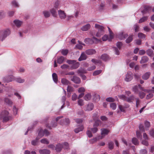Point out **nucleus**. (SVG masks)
Instances as JSON below:
<instances>
[{"label": "nucleus", "mask_w": 154, "mask_h": 154, "mask_svg": "<svg viewBox=\"0 0 154 154\" xmlns=\"http://www.w3.org/2000/svg\"><path fill=\"white\" fill-rule=\"evenodd\" d=\"M52 77L54 82L56 83H57V74L55 73H54L52 74Z\"/></svg>", "instance_id": "28"}, {"label": "nucleus", "mask_w": 154, "mask_h": 154, "mask_svg": "<svg viewBox=\"0 0 154 154\" xmlns=\"http://www.w3.org/2000/svg\"><path fill=\"white\" fill-rule=\"evenodd\" d=\"M94 106V105L92 103H89L87 105L85 110V111H91L93 109Z\"/></svg>", "instance_id": "11"}, {"label": "nucleus", "mask_w": 154, "mask_h": 154, "mask_svg": "<svg viewBox=\"0 0 154 154\" xmlns=\"http://www.w3.org/2000/svg\"><path fill=\"white\" fill-rule=\"evenodd\" d=\"M142 144L145 145L146 146H148L149 144L148 142L146 140H143L142 141Z\"/></svg>", "instance_id": "54"}, {"label": "nucleus", "mask_w": 154, "mask_h": 154, "mask_svg": "<svg viewBox=\"0 0 154 154\" xmlns=\"http://www.w3.org/2000/svg\"><path fill=\"white\" fill-rule=\"evenodd\" d=\"M63 147L65 149H68L69 148L68 143L66 142H64L63 144L58 143L56 145L55 150L57 152H60Z\"/></svg>", "instance_id": "2"}, {"label": "nucleus", "mask_w": 154, "mask_h": 154, "mask_svg": "<svg viewBox=\"0 0 154 154\" xmlns=\"http://www.w3.org/2000/svg\"><path fill=\"white\" fill-rule=\"evenodd\" d=\"M61 68L63 69H67L69 67V66L67 64H63L61 66Z\"/></svg>", "instance_id": "59"}, {"label": "nucleus", "mask_w": 154, "mask_h": 154, "mask_svg": "<svg viewBox=\"0 0 154 154\" xmlns=\"http://www.w3.org/2000/svg\"><path fill=\"white\" fill-rule=\"evenodd\" d=\"M95 27L98 29V31L97 33L96 36L97 37H100L103 35L104 32V27L103 26L96 24Z\"/></svg>", "instance_id": "1"}, {"label": "nucleus", "mask_w": 154, "mask_h": 154, "mask_svg": "<svg viewBox=\"0 0 154 154\" xmlns=\"http://www.w3.org/2000/svg\"><path fill=\"white\" fill-rule=\"evenodd\" d=\"M91 131L94 133H96L98 131V129L96 127H94V128L91 129Z\"/></svg>", "instance_id": "57"}, {"label": "nucleus", "mask_w": 154, "mask_h": 154, "mask_svg": "<svg viewBox=\"0 0 154 154\" xmlns=\"http://www.w3.org/2000/svg\"><path fill=\"white\" fill-rule=\"evenodd\" d=\"M133 35H131L126 40V42L127 43H129L130 42L133 40Z\"/></svg>", "instance_id": "40"}, {"label": "nucleus", "mask_w": 154, "mask_h": 154, "mask_svg": "<svg viewBox=\"0 0 154 154\" xmlns=\"http://www.w3.org/2000/svg\"><path fill=\"white\" fill-rule=\"evenodd\" d=\"M70 121L68 118H66L64 120H62L60 121L61 125H67L70 123Z\"/></svg>", "instance_id": "18"}, {"label": "nucleus", "mask_w": 154, "mask_h": 154, "mask_svg": "<svg viewBox=\"0 0 154 154\" xmlns=\"http://www.w3.org/2000/svg\"><path fill=\"white\" fill-rule=\"evenodd\" d=\"M24 154H36V152L35 151H32L30 152L29 151L26 150L25 151Z\"/></svg>", "instance_id": "64"}, {"label": "nucleus", "mask_w": 154, "mask_h": 154, "mask_svg": "<svg viewBox=\"0 0 154 154\" xmlns=\"http://www.w3.org/2000/svg\"><path fill=\"white\" fill-rule=\"evenodd\" d=\"M78 104L79 105L82 106L84 105V100L82 99H79L78 101Z\"/></svg>", "instance_id": "38"}, {"label": "nucleus", "mask_w": 154, "mask_h": 154, "mask_svg": "<svg viewBox=\"0 0 154 154\" xmlns=\"http://www.w3.org/2000/svg\"><path fill=\"white\" fill-rule=\"evenodd\" d=\"M68 52V50L67 49H63L61 51L62 54L64 56L66 55Z\"/></svg>", "instance_id": "46"}, {"label": "nucleus", "mask_w": 154, "mask_h": 154, "mask_svg": "<svg viewBox=\"0 0 154 154\" xmlns=\"http://www.w3.org/2000/svg\"><path fill=\"white\" fill-rule=\"evenodd\" d=\"M72 81L76 84H79L81 82L80 79L76 76H74L71 79Z\"/></svg>", "instance_id": "10"}, {"label": "nucleus", "mask_w": 154, "mask_h": 154, "mask_svg": "<svg viewBox=\"0 0 154 154\" xmlns=\"http://www.w3.org/2000/svg\"><path fill=\"white\" fill-rule=\"evenodd\" d=\"M85 52L87 54L90 55L95 54L96 51L95 49H91L86 50Z\"/></svg>", "instance_id": "12"}, {"label": "nucleus", "mask_w": 154, "mask_h": 154, "mask_svg": "<svg viewBox=\"0 0 154 154\" xmlns=\"http://www.w3.org/2000/svg\"><path fill=\"white\" fill-rule=\"evenodd\" d=\"M44 134V130L42 129L40 130L38 132V136L36 137V139L37 140H38L41 138L43 136Z\"/></svg>", "instance_id": "16"}, {"label": "nucleus", "mask_w": 154, "mask_h": 154, "mask_svg": "<svg viewBox=\"0 0 154 154\" xmlns=\"http://www.w3.org/2000/svg\"><path fill=\"white\" fill-rule=\"evenodd\" d=\"M153 95L152 93H149L148 94L146 95V99H149L153 97Z\"/></svg>", "instance_id": "60"}, {"label": "nucleus", "mask_w": 154, "mask_h": 154, "mask_svg": "<svg viewBox=\"0 0 154 154\" xmlns=\"http://www.w3.org/2000/svg\"><path fill=\"white\" fill-rule=\"evenodd\" d=\"M149 60L148 57L146 56H144L142 57L140 61V63H143L147 62Z\"/></svg>", "instance_id": "19"}, {"label": "nucleus", "mask_w": 154, "mask_h": 154, "mask_svg": "<svg viewBox=\"0 0 154 154\" xmlns=\"http://www.w3.org/2000/svg\"><path fill=\"white\" fill-rule=\"evenodd\" d=\"M104 6H105L104 3H101L100 5V7H99V10L100 11H102L104 9Z\"/></svg>", "instance_id": "44"}, {"label": "nucleus", "mask_w": 154, "mask_h": 154, "mask_svg": "<svg viewBox=\"0 0 154 154\" xmlns=\"http://www.w3.org/2000/svg\"><path fill=\"white\" fill-rule=\"evenodd\" d=\"M77 73L79 74H83L87 72V70L84 68H81L77 71Z\"/></svg>", "instance_id": "22"}, {"label": "nucleus", "mask_w": 154, "mask_h": 154, "mask_svg": "<svg viewBox=\"0 0 154 154\" xmlns=\"http://www.w3.org/2000/svg\"><path fill=\"white\" fill-rule=\"evenodd\" d=\"M8 112L7 111H4L2 112L1 116L3 118V122H7L9 120L10 118L8 116Z\"/></svg>", "instance_id": "4"}, {"label": "nucleus", "mask_w": 154, "mask_h": 154, "mask_svg": "<svg viewBox=\"0 0 154 154\" xmlns=\"http://www.w3.org/2000/svg\"><path fill=\"white\" fill-rule=\"evenodd\" d=\"M106 100L109 102H113L115 101V99L112 97H109L107 98Z\"/></svg>", "instance_id": "58"}, {"label": "nucleus", "mask_w": 154, "mask_h": 154, "mask_svg": "<svg viewBox=\"0 0 154 154\" xmlns=\"http://www.w3.org/2000/svg\"><path fill=\"white\" fill-rule=\"evenodd\" d=\"M100 123L101 121L100 120H97L93 125L94 127H97L100 124Z\"/></svg>", "instance_id": "51"}, {"label": "nucleus", "mask_w": 154, "mask_h": 154, "mask_svg": "<svg viewBox=\"0 0 154 154\" xmlns=\"http://www.w3.org/2000/svg\"><path fill=\"white\" fill-rule=\"evenodd\" d=\"M57 9L53 8L50 10V12L53 16L56 17L57 15Z\"/></svg>", "instance_id": "29"}, {"label": "nucleus", "mask_w": 154, "mask_h": 154, "mask_svg": "<svg viewBox=\"0 0 154 154\" xmlns=\"http://www.w3.org/2000/svg\"><path fill=\"white\" fill-rule=\"evenodd\" d=\"M87 56L84 52H82L78 59L79 61H81L85 60L87 59Z\"/></svg>", "instance_id": "13"}, {"label": "nucleus", "mask_w": 154, "mask_h": 154, "mask_svg": "<svg viewBox=\"0 0 154 154\" xmlns=\"http://www.w3.org/2000/svg\"><path fill=\"white\" fill-rule=\"evenodd\" d=\"M91 97V95L90 93H88L85 95L84 97V99L86 100H90Z\"/></svg>", "instance_id": "33"}, {"label": "nucleus", "mask_w": 154, "mask_h": 154, "mask_svg": "<svg viewBox=\"0 0 154 154\" xmlns=\"http://www.w3.org/2000/svg\"><path fill=\"white\" fill-rule=\"evenodd\" d=\"M138 87L142 91H144L145 93H148L149 92V90L147 89H144L140 85H138Z\"/></svg>", "instance_id": "53"}, {"label": "nucleus", "mask_w": 154, "mask_h": 154, "mask_svg": "<svg viewBox=\"0 0 154 154\" xmlns=\"http://www.w3.org/2000/svg\"><path fill=\"white\" fill-rule=\"evenodd\" d=\"M147 54L149 56L152 57L154 55L153 51L150 49L147 50L146 51Z\"/></svg>", "instance_id": "25"}, {"label": "nucleus", "mask_w": 154, "mask_h": 154, "mask_svg": "<svg viewBox=\"0 0 154 154\" xmlns=\"http://www.w3.org/2000/svg\"><path fill=\"white\" fill-rule=\"evenodd\" d=\"M133 78V75L132 73L130 72H128L126 75L125 81L128 82L131 81Z\"/></svg>", "instance_id": "6"}, {"label": "nucleus", "mask_w": 154, "mask_h": 154, "mask_svg": "<svg viewBox=\"0 0 154 154\" xmlns=\"http://www.w3.org/2000/svg\"><path fill=\"white\" fill-rule=\"evenodd\" d=\"M39 152L40 154H50V153L49 150L46 149H40Z\"/></svg>", "instance_id": "14"}, {"label": "nucleus", "mask_w": 154, "mask_h": 154, "mask_svg": "<svg viewBox=\"0 0 154 154\" xmlns=\"http://www.w3.org/2000/svg\"><path fill=\"white\" fill-rule=\"evenodd\" d=\"M84 129V127L83 125H80L79 126L78 128H75L74 129V131L76 133H78L81 131H82Z\"/></svg>", "instance_id": "15"}, {"label": "nucleus", "mask_w": 154, "mask_h": 154, "mask_svg": "<svg viewBox=\"0 0 154 154\" xmlns=\"http://www.w3.org/2000/svg\"><path fill=\"white\" fill-rule=\"evenodd\" d=\"M15 78L12 75H9L3 79V80L5 82H8L15 80Z\"/></svg>", "instance_id": "5"}, {"label": "nucleus", "mask_w": 154, "mask_h": 154, "mask_svg": "<svg viewBox=\"0 0 154 154\" xmlns=\"http://www.w3.org/2000/svg\"><path fill=\"white\" fill-rule=\"evenodd\" d=\"M93 40V41L94 43V42L95 43H98L99 42L101 41L100 40H99L97 38H96L95 37H93L92 38Z\"/></svg>", "instance_id": "50"}, {"label": "nucleus", "mask_w": 154, "mask_h": 154, "mask_svg": "<svg viewBox=\"0 0 154 154\" xmlns=\"http://www.w3.org/2000/svg\"><path fill=\"white\" fill-rule=\"evenodd\" d=\"M139 96L140 98L143 99L145 97V94L143 92H140L139 93Z\"/></svg>", "instance_id": "55"}, {"label": "nucleus", "mask_w": 154, "mask_h": 154, "mask_svg": "<svg viewBox=\"0 0 154 154\" xmlns=\"http://www.w3.org/2000/svg\"><path fill=\"white\" fill-rule=\"evenodd\" d=\"M61 82L64 85H68L69 83V81L65 78H63L62 79Z\"/></svg>", "instance_id": "35"}, {"label": "nucleus", "mask_w": 154, "mask_h": 154, "mask_svg": "<svg viewBox=\"0 0 154 154\" xmlns=\"http://www.w3.org/2000/svg\"><path fill=\"white\" fill-rule=\"evenodd\" d=\"M138 37L141 39L145 38L146 35L141 32H139L138 35Z\"/></svg>", "instance_id": "39"}, {"label": "nucleus", "mask_w": 154, "mask_h": 154, "mask_svg": "<svg viewBox=\"0 0 154 154\" xmlns=\"http://www.w3.org/2000/svg\"><path fill=\"white\" fill-rule=\"evenodd\" d=\"M110 107L113 109L115 110L116 108L117 105L115 103H112L110 104Z\"/></svg>", "instance_id": "41"}, {"label": "nucleus", "mask_w": 154, "mask_h": 154, "mask_svg": "<svg viewBox=\"0 0 154 154\" xmlns=\"http://www.w3.org/2000/svg\"><path fill=\"white\" fill-rule=\"evenodd\" d=\"M74 16L72 15H68L66 16V20L69 21L73 18Z\"/></svg>", "instance_id": "56"}, {"label": "nucleus", "mask_w": 154, "mask_h": 154, "mask_svg": "<svg viewBox=\"0 0 154 154\" xmlns=\"http://www.w3.org/2000/svg\"><path fill=\"white\" fill-rule=\"evenodd\" d=\"M151 9V8L149 6H145L144 7V9L141 12L143 14H145L150 11Z\"/></svg>", "instance_id": "8"}, {"label": "nucleus", "mask_w": 154, "mask_h": 154, "mask_svg": "<svg viewBox=\"0 0 154 154\" xmlns=\"http://www.w3.org/2000/svg\"><path fill=\"white\" fill-rule=\"evenodd\" d=\"M147 18L148 17H143L139 20V23H141L144 22L147 20Z\"/></svg>", "instance_id": "42"}, {"label": "nucleus", "mask_w": 154, "mask_h": 154, "mask_svg": "<svg viewBox=\"0 0 154 154\" xmlns=\"http://www.w3.org/2000/svg\"><path fill=\"white\" fill-rule=\"evenodd\" d=\"M85 91V89L83 87H82L79 88L78 90V91L79 93H84Z\"/></svg>", "instance_id": "49"}, {"label": "nucleus", "mask_w": 154, "mask_h": 154, "mask_svg": "<svg viewBox=\"0 0 154 154\" xmlns=\"http://www.w3.org/2000/svg\"><path fill=\"white\" fill-rule=\"evenodd\" d=\"M122 42H119L116 43V46L117 48L119 49H120L121 48L122 46Z\"/></svg>", "instance_id": "61"}, {"label": "nucleus", "mask_w": 154, "mask_h": 154, "mask_svg": "<svg viewBox=\"0 0 154 154\" xmlns=\"http://www.w3.org/2000/svg\"><path fill=\"white\" fill-rule=\"evenodd\" d=\"M64 60V58L63 56H60L57 59V62L58 63L60 64L63 63Z\"/></svg>", "instance_id": "31"}, {"label": "nucleus", "mask_w": 154, "mask_h": 154, "mask_svg": "<svg viewBox=\"0 0 154 154\" xmlns=\"http://www.w3.org/2000/svg\"><path fill=\"white\" fill-rule=\"evenodd\" d=\"M43 14L45 17L48 18L50 17V12L47 11H44L43 12Z\"/></svg>", "instance_id": "30"}, {"label": "nucleus", "mask_w": 154, "mask_h": 154, "mask_svg": "<svg viewBox=\"0 0 154 154\" xmlns=\"http://www.w3.org/2000/svg\"><path fill=\"white\" fill-rule=\"evenodd\" d=\"M40 141L43 144H48L49 143L48 140L45 138L42 139Z\"/></svg>", "instance_id": "37"}, {"label": "nucleus", "mask_w": 154, "mask_h": 154, "mask_svg": "<svg viewBox=\"0 0 154 154\" xmlns=\"http://www.w3.org/2000/svg\"><path fill=\"white\" fill-rule=\"evenodd\" d=\"M132 142L135 145H137L139 144L138 140L135 138H133L132 139Z\"/></svg>", "instance_id": "45"}, {"label": "nucleus", "mask_w": 154, "mask_h": 154, "mask_svg": "<svg viewBox=\"0 0 154 154\" xmlns=\"http://www.w3.org/2000/svg\"><path fill=\"white\" fill-rule=\"evenodd\" d=\"M91 27L90 24L88 23L83 26L81 28V30L83 31H86L89 29Z\"/></svg>", "instance_id": "9"}, {"label": "nucleus", "mask_w": 154, "mask_h": 154, "mask_svg": "<svg viewBox=\"0 0 154 154\" xmlns=\"http://www.w3.org/2000/svg\"><path fill=\"white\" fill-rule=\"evenodd\" d=\"M102 72V70H97L95 71L93 73V75L94 76H95L99 74L100 73Z\"/></svg>", "instance_id": "48"}, {"label": "nucleus", "mask_w": 154, "mask_h": 154, "mask_svg": "<svg viewBox=\"0 0 154 154\" xmlns=\"http://www.w3.org/2000/svg\"><path fill=\"white\" fill-rule=\"evenodd\" d=\"M11 5L14 7L18 8L19 5L18 2L15 0H13L11 2Z\"/></svg>", "instance_id": "24"}, {"label": "nucleus", "mask_w": 154, "mask_h": 154, "mask_svg": "<svg viewBox=\"0 0 154 154\" xmlns=\"http://www.w3.org/2000/svg\"><path fill=\"white\" fill-rule=\"evenodd\" d=\"M96 68V66L95 65H92L91 66L89 67L87 69V70L88 71H91L94 69Z\"/></svg>", "instance_id": "52"}, {"label": "nucleus", "mask_w": 154, "mask_h": 154, "mask_svg": "<svg viewBox=\"0 0 154 154\" xmlns=\"http://www.w3.org/2000/svg\"><path fill=\"white\" fill-rule=\"evenodd\" d=\"M11 32L8 29H7L0 33V41H2L7 36L10 34Z\"/></svg>", "instance_id": "3"}, {"label": "nucleus", "mask_w": 154, "mask_h": 154, "mask_svg": "<svg viewBox=\"0 0 154 154\" xmlns=\"http://www.w3.org/2000/svg\"><path fill=\"white\" fill-rule=\"evenodd\" d=\"M79 65V62H75L73 63L71 69H75L78 68Z\"/></svg>", "instance_id": "26"}, {"label": "nucleus", "mask_w": 154, "mask_h": 154, "mask_svg": "<svg viewBox=\"0 0 154 154\" xmlns=\"http://www.w3.org/2000/svg\"><path fill=\"white\" fill-rule=\"evenodd\" d=\"M101 58L103 60L106 61L109 60V57L108 55L105 54L101 56Z\"/></svg>", "instance_id": "23"}, {"label": "nucleus", "mask_w": 154, "mask_h": 154, "mask_svg": "<svg viewBox=\"0 0 154 154\" xmlns=\"http://www.w3.org/2000/svg\"><path fill=\"white\" fill-rule=\"evenodd\" d=\"M102 39L103 41H105L108 40V36L106 35H105L102 38Z\"/></svg>", "instance_id": "62"}, {"label": "nucleus", "mask_w": 154, "mask_h": 154, "mask_svg": "<svg viewBox=\"0 0 154 154\" xmlns=\"http://www.w3.org/2000/svg\"><path fill=\"white\" fill-rule=\"evenodd\" d=\"M140 154H147V151L145 149H143L140 151Z\"/></svg>", "instance_id": "63"}, {"label": "nucleus", "mask_w": 154, "mask_h": 154, "mask_svg": "<svg viewBox=\"0 0 154 154\" xmlns=\"http://www.w3.org/2000/svg\"><path fill=\"white\" fill-rule=\"evenodd\" d=\"M14 23L17 27H19L21 26L22 24V22L19 20H15L14 21Z\"/></svg>", "instance_id": "17"}, {"label": "nucleus", "mask_w": 154, "mask_h": 154, "mask_svg": "<svg viewBox=\"0 0 154 154\" xmlns=\"http://www.w3.org/2000/svg\"><path fill=\"white\" fill-rule=\"evenodd\" d=\"M15 80L17 82L19 83H23L25 81L24 79H21L20 77L15 78Z\"/></svg>", "instance_id": "32"}, {"label": "nucleus", "mask_w": 154, "mask_h": 154, "mask_svg": "<svg viewBox=\"0 0 154 154\" xmlns=\"http://www.w3.org/2000/svg\"><path fill=\"white\" fill-rule=\"evenodd\" d=\"M134 96L133 95H132L130 96L129 97H126V101L129 102H131L132 101V100H133L134 99Z\"/></svg>", "instance_id": "34"}, {"label": "nucleus", "mask_w": 154, "mask_h": 154, "mask_svg": "<svg viewBox=\"0 0 154 154\" xmlns=\"http://www.w3.org/2000/svg\"><path fill=\"white\" fill-rule=\"evenodd\" d=\"M138 86H135L133 87L132 91L135 93H138Z\"/></svg>", "instance_id": "43"}, {"label": "nucleus", "mask_w": 154, "mask_h": 154, "mask_svg": "<svg viewBox=\"0 0 154 154\" xmlns=\"http://www.w3.org/2000/svg\"><path fill=\"white\" fill-rule=\"evenodd\" d=\"M150 75V72H147L143 75L142 76V79L144 80H147L149 78Z\"/></svg>", "instance_id": "20"}, {"label": "nucleus", "mask_w": 154, "mask_h": 154, "mask_svg": "<svg viewBox=\"0 0 154 154\" xmlns=\"http://www.w3.org/2000/svg\"><path fill=\"white\" fill-rule=\"evenodd\" d=\"M101 134L102 135H105L107 134L109 132V131L107 129L102 128L101 130Z\"/></svg>", "instance_id": "27"}, {"label": "nucleus", "mask_w": 154, "mask_h": 154, "mask_svg": "<svg viewBox=\"0 0 154 154\" xmlns=\"http://www.w3.org/2000/svg\"><path fill=\"white\" fill-rule=\"evenodd\" d=\"M58 14L61 20L65 19L66 14L64 11L60 10L58 11Z\"/></svg>", "instance_id": "7"}, {"label": "nucleus", "mask_w": 154, "mask_h": 154, "mask_svg": "<svg viewBox=\"0 0 154 154\" xmlns=\"http://www.w3.org/2000/svg\"><path fill=\"white\" fill-rule=\"evenodd\" d=\"M108 147L110 149H112L113 148V143L112 141H110L108 143Z\"/></svg>", "instance_id": "47"}, {"label": "nucleus", "mask_w": 154, "mask_h": 154, "mask_svg": "<svg viewBox=\"0 0 154 154\" xmlns=\"http://www.w3.org/2000/svg\"><path fill=\"white\" fill-rule=\"evenodd\" d=\"M5 102L8 105H11L13 103L12 102L10 99L7 98L5 99Z\"/></svg>", "instance_id": "36"}, {"label": "nucleus", "mask_w": 154, "mask_h": 154, "mask_svg": "<svg viewBox=\"0 0 154 154\" xmlns=\"http://www.w3.org/2000/svg\"><path fill=\"white\" fill-rule=\"evenodd\" d=\"M84 42L86 44H92L94 43L93 40L89 38H85L84 40Z\"/></svg>", "instance_id": "21"}]
</instances>
